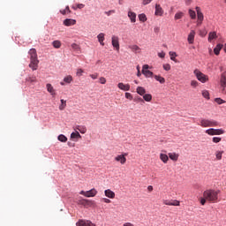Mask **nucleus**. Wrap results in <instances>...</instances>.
Here are the masks:
<instances>
[{
  "mask_svg": "<svg viewBox=\"0 0 226 226\" xmlns=\"http://www.w3.org/2000/svg\"><path fill=\"white\" fill-rule=\"evenodd\" d=\"M52 45H53L54 49H61V41H58V40L54 41L52 42Z\"/></svg>",
  "mask_w": 226,
  "mask_h": 226,
  "instance_id": "nucleus-33",
  "label": "nucleus"
},
{
  "mask_svg": "<svg viewBox=\"0 0 226 226\" xmlns=\"http://www.w3.org/2000/svg\"><path fill=\"white\" fill-rule=\"evenodd\" d=\"M162 68H163V70H165V72H170V64H164L162 65Z\"/></svg>",
  "mask_w": 226,
  "mask_h": 226,
  "instance_id": "nucleus-44",
  "label": "nucleus"
},
{
  "mask_svg": "<svg viewBox=\"0 0 226 226\" xmlns=\"http://www.w3.org/2000/svg\"><path fill=\"white\" fill-rule=\"evenodd\" d=\"M28 54L30 56L29 68H31L33 72H34L38 70V64L40 63V60H38V54L36 53V49H31L28 51Z\"/></svg>",
  "mask_w": 226,
  "mask_h": 226,
  "instance_id": "nucleus-2",
  "label": "nucleus"
},
{
  "mask_svg": "<svg viewBox=\"0 0 226 226\" xmlns=\"http://www.w3.org/2000/svg\"><path fill=\"white\" fill-rule=\"evenodd\" d=\"M216 38H218L216 32H210L208 34V41H213V40H216Z\"/></svg>",
  "mask_w": 226,
  "mask_h": 226,
  "instance_id": "nucleus-25",
  "label": "nucleus"
},
{
  "mask_svg": "<svg viewBox=\"0 0 226 226\" xmlns=\"http://www.w3.org/2000/svg\"><path fill=\"white\" fill-rule=\"evenodd\" d=\"M71 139H82V136L79 132H72Z\"/></svg>",
  "mask_w": 226,
  "mask_h": 226,
  "instance_id": "nucleus-30",
  "label": "nucleus"
},
{
  "mask_svg": "<svg viewBox=\"0 0 226 226\" xmlns=\"http://www.w3.org/2000/svg\"><path fill=\"white\" fill-rule=\"evenodd\" d=\"M71 47L73 50H79V46L77 43H72Z\"/></svg>",
  "mask_w": 226,
  "mask_h": 226,
  "instance_id": "nucleus-52",
  "label": "nucleus"
},
{
  "mask_svg": "<svg viewBox=\"0 0 226 226\" xmlns=\"http://www.w3.org/2000/svg\"><path fill=\"white\" fill-rule=\"evenodd\" d=\"M197 12V19L198 20H203L204 21V13H202V11L200 10V7L197 6L195 8Z\"/></svg>",
  "mask_w": 226,
  "mask_h": 226,
  "instance_id": "nucleus-19",
  "label": "nucleus"
},
{
  "mask_svg": "<svg viewBox=\"0 0 226 226\" xmlns=\"http://www.w3.org/2000/svg\"><path fill=\"white\" fill-rule=\"evenodd\" d=\"M207 200V199H206V197L203 196V198L200 199V204H201V206H205Z\"/></svg>",
  "mask_w": 226,
  "mask_h": 226,
  "instance_id": "nucleus-51",
  "label": "nucleus"
},
{
  "mask_svg": "<svg viewBox=\"0 0 226 226\" xmlns=\"http://www.w3.org/2000/svg\"><path fill=\"white\" fill-rule=\"evenodd\" d=\"M84 6H86V5L83 4H77V8H79V10H82V8H84Z\"/></svg>",
  "mask_w": 226,
  "mask_h": 226,
  "instance_id": "nucleus-59",
  "label": "nucleus"
},
{
  "mask_svg": "<svg viewBox=\"0 0 226 226\" xmlns=\"http://www.w3.org/2000/svg\"><path fill=\"white\" fill-rule=\"evenodd\" d=\"M188 13L192 20H195V19H197V13L195 12V11L190 9Z\"/></svg>",
  "mask_w": 226,
  "mask_h": 226,
  "instance_id": "nucleus-31",
  "label": "nucleus"
},
{
  "mask_svg": "<svg viewBox=\"0 0 226 226\" xmlns=\"http://www.w3.org/2000/svg\"><path fill=\"white\" fill-rule=\"evenodd\" d=\"M154 33H160V27L156 26L154 28Z\"/></svg>",
  "mask_w": 226,
  "mask_h": 226,
  "instance_id": "nucleus-62",
  "label": "nucleus"
},
{
  "mask_svg": "<svg viewBox=\"0 0 226 226\" xmlns=\"http://www.w3.org/2000/svg\"><path fill=\"white\" fill-rule=\"evenodd\" d=\"M26 82H30V84H36L38 82V79H36V76H29L26 78Z\"/></svg>",
  "mask_w": 226,
  "mask_h": 226,
  "instance_id": "nucleus-24",
  "label": "nucleus"
},
{
  "mask_svg": "<svg viewBox=\"0 0 226 226\" xmlns=\"http://www.w3.org/2000/svg\"><path fill=\"white\" fill-rule=\"evenodd\" d=\"M143 100H145V102H151L153 100V95H151V94H145L143 95Z\"/></svg>",
  "mask_w": 226,
  "mask_h": 226,
  "instance_id": "nucleus-32",
  "label": "nucleus"
},
{
  "mask_svg": "<svg viewBox=\"0 0 226 226\" xmlns=\"http://www.w3.org/2000/svg\"><path fill=\"white\" fill-rule=\"evenodd\" d=\"M147 190L148 192H153V185H148Z\"/></svg>",
  "mask_w": 226,
  "mask_h": 226,
  "instance_id": "nucleus-64",
  "label": "nucleus"
},
{
  "mask_svg": "<svg viewBox=\"0 0 226 226\" xmlns=\"http://www.w3.org/2000/svg\"><path fill=\"white\" fill-rule=\"evenodd\" d=\"M111 43L116 50H119V37L113 35L111 37Z\"/></svg>",
  "mask_w": 226,
  "mask_h": 226,
  "instance_id": "nucleus-10",
  "label": "nucleus"
},
{
  "mask_svg": "<svg viewBox=\"0 0 226 226\" xmlns=\"http://www.w3.org/2000/svg\"><path fill=\"white\" fill-rule=\"evenodd\" d=\"M142 73L145 75V77H153L154 73L153 72L149 71V65L144 64L142 69Z\"/></svg>",
  "mask_w": 226,
  "mask_h": 226,
  "instance_id": "nucleus-9",
  "label": "nucleus"
},
{
  "mask_svg": "<svg viewBox=\"0 0 226 226\" xmlns=\"http://www.w3.org/2000/svg\"><path fill=\"white\" fill-rule=\"evenodd\" d=\"M158 57H161L162 59H163L165 57V52L162 51L158 53Z\"/></svg>",
  "mask_w": 226,
  "mask_h": 226,
  "instance_id": "nucleus-56",
  "label": "nucleus"
},
{
  "mask_svg": "<svg viewBox=\"0 0 226 226\" xmlns=\"http://www.w3.org/2000/svg\"><path fill=\"white\" fill-rule=\"evenodd\" d=\"M220 87H221L222 94H226V91H225V87H226V72H224L221 74Z\"/></svg>",
  "mask_w": 226,
  "mask_h": 226,
  "instance_id": "nucleus-7",
  "label": "nucleus"
},
{
  "mask_svg": "<svg viewBox=\"0 0 226 226\" xmlns=\"http://www.w3.org/2000/svg\"><path fill=\"white\" fill-rule=\"evenodd\" d=\"M199 125L201 126L202 128H209L213 126H218V122L215 120L201 118L200 120Z\"/></svg>",
  "mask_w": 226,
  "mask_h": 226,
  "instance_id": "nucleus-3",
  "label": "nucleus"
},
{
  "mask_svg": "<svg viewBox=\"0 0 226 226\" xmlns=\"http://www.w3.org/2000/svg\"><path fill=\"white\" fill-rule=\"evenodd\" d=\"M102 200H103L105 202V204H110V202H111V200L107 198H102Z\"/></svg>",
  "mask_w": 226,
  "mask_h": 226,
  "instance_id": "nucleus-58",
  "label": "nucleus"
},
{
  "mask_svg": "<svg viewBox=\"0 0 226 226\" xmlns=\"http://www.w3.org/2000/svg\"><path fill=\"white\" fill-rule=\"evenodd\" d=\"M169 54L170 56L171 61H176V57H177V54H176V52H173V51H170Z\"/></svg>",
  "mask_w": 226,
  "mask_h": 226,
  "instance_id": "nucleus-42",
  "label": "nucleus"
},
{
  "mask_svg": "<svg viewBox=\"0 0 226 226\" xmlns=\"http://www.w3.org/2000/svg\"><path fill=\"white\" fill-rule=\"evenodd\" d=\"M76 130H78L80 133H86V132H87V128H86L84 125L76 126Z\"/></svg>",
  "mask_w": 226,
  "mask_h": 226,
  "instance_id": "nucleus-28",
  "label": "nucleus"
},
{
  "mask_svg": "<svg viewBox=\"0 0 226 226\" xmlns=\"http://www.w3.org/2000/svg\"><path fill=\"white\" fill-rule=\"evenodd\" d=\"M98 194V191H96V189L93 188L89 191H81L79 192V195H84V197H96V195Z\"/></svg>",
  "mask_w": 226,
  "mask_h": 226,
  "instance_id": "nucleus-6",
  "label": "nucleus"
},
{
  "mask_svg": "<svg viewBox=\"0 0 226 226\" xmlns=\"http://www.w3.org/2000/svg\"><path fill=\"white\" fill-rule=\"evenodd\" d=\"M60 102L61 105L59 106V110H64V109H66V101L61 99Z\"/></svg>",
  "mask_w": 226,
  "mask_h": 226,
  "instance_id": "nucleus-35",
  "label": "nucleus"
},
{
  "mask_svg": "<svg viewBox=\"0 0 226 226\" xmlns=\"http://www.w3.org/2000/svg\"><path fill=\"white\" fill-rule=\"evenodd\" d=\"M58 140L60 142H67L68 141V138H66V136H64V134H60L58 137H57Z\"/></svg>",
  "mask_w": 226,
  "mask_h": 226,
  "instance_id": "nucleus-37",
  "label": "nucleus"
},
{
  "mask_svg": "<svg viewBox=\"0 0 226 226\" xmlns=\"http://www.w3.org/2000/svg\"><path fill=\"white\" fill-rule=\"evenodd\" d=\"M99 82H100V84H106L107 83V79L104 77H101L99 79Z\"/></svg>",
  "mask_w": 226,
  "mask_h": 226,
  "instance_id": "nucleus-50",
  "label": "nucleus"
},
{
  "mask_svg": "<svg viewBox=\"0 0 226 226\" xmlns=\"http://www.w3.org/2000/svg\"><path fill=\"white\" fill-rule=\"evenodd\" d=\"M60 13H62V15H66L67 13H72V11L70 10V6H66L64 10H61Z\"/></svg>",
  "mask_w": 226,
  "mask_h": 226,
  "instance_id": "nucleus-36",
  "label": "nucleus"
},
{
  "mask_svg": "<svg viewBox=\"0 0 226 226\" xmlns=\"http://www.w3.org/2000/svg\"><path fill=\"white\" fill-rule=\"evenodd\" d=\"M212 140H213V142H214L215 144H218V142H222V138H220V137H214V138L212 139Z\"/></svg>",
  "mask_w": 226,
  "mask_h": 226,
  "instance_id": "nucleus-46",
  "label": "nucleus"
},
{
  "mask_svg": "<svg viewBox=\"0 0 226 226\" xmlns=\"http://www.w3.org/2000/svg\"><path fill=\"white\" fill-rule=\"evenodd\" d=\"M46 88H47V91L48 93H49L51 94V96H56V89H54V87H52V84L50 83H48L46 85Z\"/></svg>",
  "mask_w": 226,
  "mask_h": 226,
  "instance_id": "nucleus-18",
  "label": "nucleus"
},
{
  "mask_svg": "<svg viewBox=\"0 0 226 226\" xmlns=\"http://www.w3.org/2000/svg\"><path fill=\"white\" fill-rule=\"evenodd\" d=\"M127 15L132 24H135V22H137V13L129 11Z\"/></svg>",
  "mask_w": 226,
  "mask_h": 226,
  "instance_id": "nucleus-14",
  "label": "nucleus"
},
{
  "mask_svg": "<svg viewBox=\"0 0 226 226\" xmlns=\"http://www.w3.org/2000/svg\"><path fill=\"white\" fill-rule=\"evenodd\" d=\"M126 156H128V153L118 154L115 157V162H118L121 165H124V163H126Z\"/></svg>",
  "mask_w": 226,
  "mask_h": 226,
  "instance_id": "nucleus-8",
  "label": "nucleus"
},
{
  "mask_svg": "<svg viewBox=\"0 0 226 226\" xmlns=\"http://www.w3.org/2000/svg\"><path fill=\"white\" fill-rule=\"evenodd\" d=\"M138 17L140 22H146L147 20V17L144 13L139 14Z\"/></svg>",
  "mask_w": 226,
  "mask_h": 226,
  "instance_id": "nucleus-34",
  "label": "nucleus"
},
{
  "mask_svg": "<svg viewBox=\"0 0 226 226\" xmlns=\"http://www.w3.org/2000/svg\"><path fill=\"white\" fill-rule=\"evenodd\" d=\"M203 20H197V26H202Z\"/></svg>",
  "mask_w": 226,
  "mask_h": 226,
  "instance_id": "nucleus-63",
  "label": "nucleus"
},
{
  "mask_svg": "<svg viewBox=\"0 0 226 226\" xmlns=\"http://www.w3.org/2000/svg\"><path fill=\"white\" fill-rule=\"evenodd\" d=\"M118 89H121V91H130V84H124V83H118L117 84Z\"/></svg>",
  "mask_w": 226,
  "mask_h": 226,
  "instance_id": "nucleus-16",
  "label": "nucleus"
},
{
  "mask_svg": "<svg viewBox=\"0 0 226 226\" xmlns=\"http://www.w3.org/2000/svg\"><path fill=\"white\" fill-rule=\"evenodd\" d=\"M64 82H65V84H72V82H73V77H72V75L64 77Z\"/></svg>",
  "mask_w": 226,
  "mask_h": 226,
  "instance_id": "nucleus-29",
  "label": "nucleus"
},
{
  "mask_svg": "<svg viewBox=\"0 0 226 226\" xmlns=\"http://www.w3.org/2000/svg\"><path fill=\"white\" fill-rule=\"evenodd\" d=\"M84 73V70H82V69H78L77 70V72H76V75L78 76V77H82V74Z\"/></svg>",
  "mask_w": 226,
  "mask_h": 226,
  "instance_id": "nucleus-48",
  "label": "nucleus"
},
{
  "mask_svg": "<svg viewBox=\"0 0 226 226\" xmlns=\"http://www.w3.org/2000/svg\"><path fill=\"white\" fill-rule=\"evenodd\" d=\"M154 15L157 17H162L163 15V8H162V5L159 4H155V12Z\"/></svg>",
  "mask_w": 226,
  "mask_h": 226,
  "instance_id": "nucleus-12",
  "label": "nucleus"
},
{
  "mask_svg": "<svg viewBox=\"0 0 226 226\" xmlns=\"http://www.w3.org/2000/svg\"><path fill=\"white\" fill-rule=\"evenodd\" d=\"M163 204L165 206H180V201L177 200H164Z\"/></svg>",
  "mask_w": 226,
  "mask_h": 226,
  "instance_id": "nucleus-11",
  "label": "nucleus"
},
{
  "mask_svg": "<svg viewBox=\"0 0 226 226\" xmlns=\"http://www.w3.org/2000/svg\"><path fill=\"white\" fill-rule=\"evenodd\" d=\"M153 0H143L142 1V5L143 6H146L147 4H149Z\"/></svg>",
  "mask_w": 226,
  "mask_h": 226,
  "instance_id": "nucleus-53",
  "label": "nucleus"
},
{
  "mask_svg": "<svg viewBox=\"0 0 226 226\" xmlns=\"http://www.w3.org/2000/svg\"><path fill=\"white\" fill-rule=\"evenodd\" d=\"M160 160H162L163 163H167V162H169V155L166 154H160Z\"/></svg>",
  "mask_w": 226,
  "mask_h": 226,
  "instance_id": "nucleus-27",
  "label": "nucleus"
},
{
  "mask_svg": "<svg viewBox=\"0 0 226 226\" xmlns=\"http://www.w3.org/2000/svg\"><path fill=\"white\" fill-rule=\"evenodd\" d=\"M130 49L132 52H140V48L138 45L130 46Z\"/></svg>",
  "mask_w": 226,
  "mask_h": 226,
  "instance_id": "nucleus-39",
  "label": "nucleus"
},
{
  "mask_svg": "<svg viewBox=\"0 0 226 226\" xmlns=\"http://www.w3.org/2000/svg\"><path fill=\"white\" fill-rule=\"evenodd\" d=\"M187 41L188 43H190V45L193 44V41H195V32L194 30H192L188 35L187 38Z\"/></svg>",
  "mask_w": 226,
  "mask_h": 226,
  "instance_id": "nucleus-17",
  "label": "nucleus"
},
{
  "mask_svg": "<svg viewBox=\"0 0 226 226\" xmlns=\"http://www.w3.org/2000/svg\"><path fill=\"white\" fill-rule=\"evenodd\" d=\"M154 79L157 80V82H160V84H165V78L160 76V75H154Z\"/></svg>",
  "mask_w": 226,
  "mask_h": 226,
  "instance_id": "nucleus-26",
  "label": "nucleus"
},
{
  "mask_svg": "<svg viewBox=\"0 0 226 226\" xmlns=\"http://www.w3.org/2000/svg\"><path fill=\"white\" fill-rule=\"evenodd\" d=\"M136 93L139 94V96H144L146 94V88H144V87H138Z\"/></svg>",
  "mask_w": 226,
  "mask_h": 226,
  "instance_id": "nucleus-22",
  "label": "nucleus"
},
{
  "mask_svg": "<svg viewBox=\"0 0 226 226\" xmlns=\"http://www.w3.org/2000/svg\"><path fill=\"white\" fill-rule=\"evenodd\" d=\"M199 86V81L198 80H192L191 81V87L195 88V87H198Z\"/></svg>",
  "mask_w": 226,
  "mask_h": 226,
  "instance_id": "nucleus-43",
  "label": "nucleus"
},
{
  "mask_svg": "<svg viewBox=\"0 0 226 226\" xmlns=\"http://www.w3.org/2000/svg\"><path fill=\"white\" fill-rule=\"evenodd\" d=\"M223 48V44H217L216 47L214 49V53L215 56H220V51Z\"/></svg>",
  "mask_w": 226,
  "mask_h": 226,
  "instance_id": "nucleus-23",
  "label": "nucleus"
},
{
  "mask_svg": "<svg viewBox=\"0 0 226 226\" xmlns=\"http://www.w3.org/2000/svg\"><path fill=\"white\" fill-rule=\"evenodd\" d=\"M111 13H116V11L115 10L109 11L106 12V15H108V17H109V15Z\"/></svg>",
  "mask_w": 226,
  "mask_h": 226,
  "instance_id": "nucleus-60",
  "label": "nucleus"
},
{
  "mask_svg": "<svg viewBox=\"0 0 226 226\" xmlns=\"http://www.w3.org/2000/svg\"><path fill=\"white\" fill-rule=\"evenodd\" d=\"M76 226H87L86 225V221L84 220H79L77 223Z\"/></svg>",
  "mask_w": 226,
  "mask_h": 226,
  "instance_id": "nucleus-47",
  "label": "nucleus"
},
{
  "mask_svg": "<svg viewBox=\"0 0 226 226\" xmlns=\"http://www.w3.org/2000/svg\"><path fill=\"white\" fill-rule=\"evenodd\" d=\"M218 195H220V190L208 189L203 192V197L207 199V202H211L212 204L220 202V200H218Z\"/></svg>",
  "mask_w": 226,
  "mask_h": 226,
  "instance_id": "nucleus-1",
  "label": "nucleus"
},
{
  "mask_svg": "<svg viewBox=\"0 0 226 226\" xmlns=\"http://www.w3.org/2000/svg\"><path fill=\"white\" fill-rule=\"evenodd\" d=\"M125 98L127 100H133V95H132L130 93H125Z\"/></svg>",
  "mask_w": 226,
  "mask_h": 226,
  "instance_id": "nucleus-49",
  "label": "nucleus"
},
{
  "mask_svg": "<svg viewBox=\"0 0 226 226\" xmlns=\"http://www.w3.org/2000/svg\"><path fill=\"white\" fill-rule=\"evenodd\" d=\"M168 156L172 160V162H177V160H179V154H177L176 152L169 153Z\"/></svg>",
  "mask_w": 226,
  "mask_h": 226,
  "instance_id": "nucleus-20",
  "label": "nucleus"
},
{
  "mask_svg": "<svg viewBox=\"0 0 226 226\" xmlns=\"http://www.w3.org/2000/svg\"><path fill=\"white\" fill-rule=\"evenodd\" d=\"M215 156L217 160H222V152H216Z\"/></svg>",
  "mask_w": 226,
  "mask_h": 226,
  "instance_id": "nucleus-54",
  "label": "nucleus"
},
{
  "mask_svg": "<svg viewBox=\"0 0 226 226\" xmlns=\"http://www.w3.org/2000/svg\"><path fill=\"white\" fill-rule=\"evenodd\" d=\"M203 98H206V100H209V91L207 90H203L201 93Z\"/></svg>",
  "mask_w": 226,
  "mask_h": 226,
  "instance_id": "nucleus-40",
  "label": "nucleus"
},
{
  "mask_svg": "<svg viewBox=\"0 0 226 226\" xmlns=\"http://www.w3.org/2000/svg\"><path fill=\"white\" fill-rule=\"evenodd\" d=\"M86 225L87 226H96V224L93 223L91 221H86Z\"/></svg>",
  "mask_w": 226,
  "mask_h": 226,
  "instance_id": "nucleus-55",
  "label": "nucleus"
},
{
  "mask_svg": "<svg viewBox=\"0 0 226 226\" xmlns=\"http://www.w3.org/2000/svg\"><path fill=\"white\" fill-rule=\"evenodd\" d=\"M215 103H218V105H222V103H225V101H223L222 98H215Z\"/></svg>",
  "mask_w": 226,
  "mask_h": 226,
  "instance_id": "nucleus-45",
  "label": "nucleus"
},
{
  "mask_svg": "<svg viewBox=\"0 0 226 226\" xmlns=\"http://www.w3.org/2000/svg\"><path fill=\"white\" fill-rule=\"evenodd\" d=\"M205 133H207V135H223V133H225V131H223L222 129H207L205 131Z\"/></svg>",
  "mask_w": 226,
  "mask_h": 226,
  "instance_id": "nucleus-5",
  "label": "nucleus"
},
{
  "mask_svg": "<svg viewBox=\"0 0 226 226\" xmlns=\"http://www.w3.org/2000/svg\"><path fill=\"white\" fill-rule=\"evenodd\" d=\"M123 226H135V225L133 223H132V222H124L123 224Z\"/></svg>",
  "mask_w": 226,
  "mask_h": 226,
  "instance_id": "nucleus-61",
  "label": "nucleus"
},
{
  "mask_svg": "<svg viewBox=\"0 0 226 226\" xmlns=\"http://www.w3.org/2000/svg\"><path fill=\"white\" fill-rule=\"evenodd\" d=\"M81 204H83L84 206H91L92 204H94V201L89 200H82Z\"/></svg>",
  "mask_w": 226,
  "mask_h": 226,
  "instance_id": "nucleus-38",
  "label": "nucleus"
},
{
  "mask_svg": "<svg viewBox=\"0 0 226 226\" xmlns=\"http://www.w3.org/2000/svg\"><path fill=\"white\" fill-rule=\"evenodd\" d=\"M77 24V20L72 19H66L64 20V26L70 27V26H75Z\"/></svg>",
  "mask_w": 226,
  "mask_h": 226,
  "instance_id": "nucleus-15",
  "label": "nucleus"
},
{
  "mask_svg": "<svg viewBox=\"0 0 226 226\" xmlns=\"http://www.w3.org/2000/svg\"><path fill=\"white\" fill-rule=\"evenodd\" d=\"M184 15H185V13H183V12H177L175 14V20H179V19H183Z\"/></svg>",
  "mask_w": 226,
  "mask_h": 226,
  "instance_id": "nucleus-41",
  "label": "nucleus"
},
{
  "mask_svg": "<svg viewBox=\"0 0 226 226\" xmlns=\"http://www.w3.org/2000/svg\"><path fill=\"white\" fill-rule=\"evenodd\" d=\"M104 195L108 197V199H116V192L110 189L105 190Z\"/></svg>",
  "mask_w": 226,
  "mask_h": 226,
  "instance_id": "nucleus-13",
  "label": "nucleus"
},
{
  "mask_svg": "<svg viewBox=\"0 0 226 226\" xmlns=\"http://www.w3.org/2000/svg\"><path fill=\"white\" fill-rule=\"evenodd\" d=\"M97 39H98V41L99 43L103 47L105 45V34L103 33H101L97 35Z\"/></svg>",
  "mask_w": 226,
  "mask_h": 226,
  "instance_id": "nucleus-21",
  "label": "nucleus"
},
{
  "mask_svg": "<svg viewBox=\"0 0 226 226\" xmlns=\"http://www.w3.org/2000/svg\"><path fill=\"white\" fill-rule=\"evenodd\" d=\"M193 73L194 75H196L197 79L200 80V82H202V84H206V82L209 80V77H207V75L202 73L200 71L197 69L194 70Z\"/></svg>",
  "mask_w": 226,
  "mask_h": 226,
  "instance_id": "nucleus-4",
  "label": "nucleus"
},
{
  "mask_svg": "<svg viewBox=\"0 0 226 226\" xmlns=\"http://www.w3.org/2000/svg\"><path fill=\"white\" fill-rule=\"evenodd\" d=\"M91 79H93L94 80H96V79H98V73H94V74H90Z\"/></svg>",
  "mask_w": 226,
  "mask_h": 226,
  "instance_id": "nucleus-57",
  "label": "nucleus"
}]
</instances>
